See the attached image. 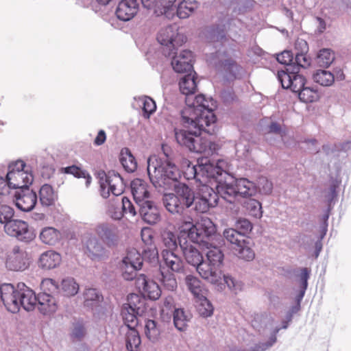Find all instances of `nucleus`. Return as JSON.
Returning a JSON list of instances; mask_svg holds the SVG:
<instances>
[{"label":"nucleus","mask_w":351,"mask_h":351,"mask_svg":"<svg viewBox=\"0 0 351 351\" xmlns=\"http://www.w3.org/2000/svg\"><path fill=\"white\" fill-rule=\"evenodd\" d=\"M258 192L262 195H269L273 190V183L266 177L261 176L257 180L256 186ZM256 190V189H255Z\"/></svg>","instance_id":"obj_57"},{"label":"nucleus","mask_w":351,"mask_h":351,"mask_svg":"<svg viewBox=\"0 0 351 351\" xmlns=\"http://www.w3.org/2000/svg\"><path fill=\"white\" fill-rule=\"evenodd\" d=\"M65 173L72 174L75 177L78 178H84L86 180L85 185L86 187H88L91 183L92 178L90 176V174L86 171L82 170L76 166H71L66 167Z\"/></svg>","instance_id":"obj_54"},{"label":"nucleus","mask_w":351,"mask_h":351,"mask_svg":"<svg viewBox=\"0 0 351 351\" xmlns=\"http://www.w3.org/2000/svg\"><path fill=\"white\" fill-rule=\"evenodd\" d=\"M136 287L144 297H147L150 300H157L161 295V289L159 285L154 281L148 280L144 274L138 276Z\"/></svg>","instance_id":"obj_23"},{"label":"nucleus","mask_w":351,"mask_h":351,"mask_svg":"<svg viewBox=\"0 0 351 351\" xmlns=\"http://www.w3.org/2000/svg\"><path fill=\"white\" fill-rule=\"evenodd\" d=\"M120 161L123 168L128 172H134L137 168V162L128 148L122 149L120 155Z\"/></svg>","instance_id":"obj_42"},{"label":"nucleus","mask_w":351,"mask_h":351,"mask_svg":"<svg viewBox=\"0 0 351 351\" xmlns=\"http://www.w3.org/2000/svg\"><path fill=\"white\" fill-rule=\"evenodd\" d=\"M183 167H186L184 173L186 179H195L201 184H206L208 181L205 159L198 160L196 165H191L189 160H185L183 162Z\"/></svg>","instance_id":"obj_20"},{"label":"nucleus","mask_w":351,"mask_h":351,"mask_svg":"<svg viewBox=\"0 0 351 351\" xmlns=\"http://www.w3.org/2000/svg\"><path fill=\"white\" fill-rule=\"evenodd\" d=\"M309 278V271L307 268H302L301 269V272L300 274V290L299 291V293L295 298V300L298 302H301L302 300L306 290L308 287V280Z\"/></svg>","instance_id":"obj_53"},{"label":"nucleus","mask_w":351,"mask_h":351,"mask_svg":"<svg viewBox=\"0 0 351 351\" xmlns=\"http://www.w3.org/2000/svg\"><path fill=\"white\" fill-rule=\"evenodd\" d=\"M217 204V195L207 184L199 186L197 195H194V209L199 213H206L210 207Z\"/></svg>","instance_id":"obj_12"},{"label":"nucleus","mask_w":351,"mask_h":351,"mask_svg":"<svg viewBox=\"0 0 351 351\" xmlns=\"http://www.w3.org/2000/svg\"><path fill=\"white\" fill-rule=\"evenodd\" d=\"M313 79L315 82L323 86H331L335 81L334 75L330 71L323 69L317 70L313 75Z\"/></svg>","instance_id":"obj_43"},{"label":"nucleus","mask_w":351,"mask_h":351,"mask_svg":"<svg viewBox=\"0 0 351 351\" xmlns=\"http://www.w3.org/2000/svg\"><path fill=\"white\" fill-rule=\"evenodd\" d=\"M298 73L299 71L295 70V68L279 71L277 76L282 87L285 89L289 88L296 93L301 90L304 87L305 79Z\"/></svg>","instance_id":"obj_15"},{"label":"nucleus","mask_w":351,"mask_h":351,"mask_svg":"<svg viewBox=\"0 0 351 351\" xmlns=\"http://www.w3.org/2000/svg\"><path fill=\"white\" fill-rule=\"evenodd\" d=\"M206 160V169H207V173L208 180H217L226 178L223 174L232 175L230 171L232 170L231 165L225 160H218L215 165L210 163L207 159Z\"/></svg>","instance_id":"obj_26"},{"label":"nucleus","mask_w":351,"mask_h":351,"mask_svg":"<svg viewBox=\"0 0 351 351\" xmlns=\"http://www.w3.org/2000/svg\"><path fill=\"white\" fill-rule=\"evenodd\" d=\"M223 236V238L232 245L233 250L239 244L243 243V241L245 239L243 238V235L234 228L224 230Z\"/></svg>","instance_id":"obj_47"},{"label":"nucleus","mask_w":351,"mask_h":351,"mask_svg":"<svg viewBox=\"0 0 351 351\" xmlns=\"http://www.w3.org/2000/svg\"><path fill=\"white\" fill-rule=\"evenodd\" d=\"M189 317L185 315L183 309L177 308L173 312V323L176 328L180 330H184L186 326Z\"/></svg>","instance_id":"obj_52"},{"label":"nucleus","mask_w":351,"mask_h":351,"mask_svg":"<svg viewBox=\"0 0 351 351\" xmlns=\"http://www.w3.org/2000/svg\"><path fill=\"white\" fill-rule=\"evenodd\" d=\"M196 104H190L186 100V106L181 112V121L186 129L175 128L177 143L191 152L212 154L217 145L210 140L200 136L204 132L213 134L215 132L216 117L213 110L216 104L212 100L206 99L203 95L197 97Z\"/></svg>","instance_id":"obj_1"},{"label":"nucleus","mask_w":351,"mask_h":351,"mask_svg":"<svg viewBox=\"0 0 351 351\" xmlns=\"http://www.w3.org/2000/svg\"><path fill=\"white\" fill-rule=\"evenodd\" d=\"M130 186L134 199L137 205L148 200L149 192L144 180L134 179L132 181Z\"/></svg>","instance_id":"obj_30"},{"label":"nucleus","mask_w":351,"mask_h":351,"mask_svg":"<svg viewBox=\"0 0 351 351\" xmlns=\"http://www.w3.org/2000/svg\"><path fill=\"white\" fill-rule=\"evenodd\" d=\"M59 290L66 296H73L77 294L79 291V285L74 278H66L62 280Z\"/></svg>","instance_id":"obj_46"},{"label":"nucleus","mask_w":351,"mask_h":351,"mask_svg":"<svg viewBox=\"0 0 351 351\" xmlns=\"http://www.w3.org/2000/svg\"><path fill=\"white\" fill-rule=\"evenodd\" d=\"M276 60L282 64L287 66L286 69H290L293 66V55L290 51L285 50L277 55Z\"/></svg>","instance_id":"obj_64"},{"label":"nucleus","mask_w":351,"mask_h":351,"mask_svg":"<svg viewBox=\"0 0 351 351\" xmlns=\"http://www.w3.org/2000/svg\"><path fill=\"white\" fill-rule=\"evenodd\" d=\"M14 202L16 207L22 211L32 210L37 202V196L35 192L28 187L22 188L14 193Z\"/></svg>","instance_id":"obj_22"},{"label":"nucleus","mask_w":351,"mask_h":351,"mask_svg":"<svg viewBox=\"0 0 351 351\" xmlns=\"http://www.w3.org/2000/svg\"><path fill=\"white\" fill-rule=\"evenodd\" d=\"M38 308L43 315H51L57 310V304L55 298L49 293H41L38 294L37 301Z\"/></svg>","instance_id":"obj_32"},{"label":"nucleus","mask_w":351,"mask_h":351,"mask_svg":"<svg viewBox=\"0 0 351 351\" xmlns=\"http://www.w3.org/2000/svg\"><path fill=\"white\" fill-rule=\"evenodd\" d=\"M84 254L93 261H102L108 258L110 252L98 238L90 233L84 234L82 239Z\"/></svg>","instance_id":"obj_10"},{"label":"nucleus","mask_w":351,"mask_h":351,"mask_svg":"<svg viewBox=\"0 0 351 351\" xmlns=\"http://www.w3.org/2000/svg\"><path fill=\"white\" fill-rule=\"evenodd\" d=\"M223 175L226 178L215 181L217 199L220 196L229 203H234L239 197H248L256 193L255 185L249 180H236L232 175Z\"/></svg>","instance_id":"obj_3"},{"label":"nucleus","mask_w":351,"mask_h":351,"mask_svg":"<svg viewBox=\"0 0 351 351\" xmlns=\"http://www.w3.org/2000/svg\"><path fill=\"white\" fill-rule=\"evenodd\" d=\"M306 53H295V62H293V66L290 68H295V70L299 71L300 68L308 67L311 64V59Z\"/></svg>","instance_id":"obj_62"},{"label":"nucleus","mask_w":351,"mask_h":351,"mask_svg":"<svg viewBox=\"0 0 351 351\" xmlns=\"http://www.w3.org/2000/svg\"><path fill=\"white\" fill-rule=\"evenodd\" d=\"M207 62L218 69H223L229 71L234 78L241 74L242 68L237 65L232 59L227 58L225 52L218 51L216 53H211L207 56Z\"/></svg>","instance_id":"obj_17"},{"label":"nucleus","mask_w":351,"mask_h":351,"mask_svg":"<svg viewBox=\"0 0 351 351\" xmlns=\"http://www.w3.org/2000/svg\"><path fill=\"white\" fill-rule=\"evenodd\" d=\"M236 227L237 230L243 235V238H245V236L248 234L253 228L252 223L247 219H238L236 223Z\"/></svg>","instance_id":"obj_63"},{"label":"nucleus","mask_w":351,"mask_h":351,"mask_svg":"<svg viewBox=\"0 0 351 351\" xmlns=\"http://www.w3.org/2000/svg\"><path fill=\"white\" fill-rule=\"evenodd\" d=\"M138 3L137 0H121L117 8L116 15L123 21H128L138 12Z\"/></svg>","instance_id":"obj_27"},{"label":"nucleus","mask_w":351,"mask_h":351,"mask_svg":"<svg viewBox=\"0 0 351 351\" xmlns=\"http://www.w3.org/2000/svg\"><path fill=\"white\" fill-rule=\"evenodd\" d=\"M142 266L143 258L136 249L128 250L119 264L122 277L125 280L136 279L137 271L142 268Z\"/></svg>","instance_id":"obj_11"},{"label":"nucleus","mask_w":351,"mask_h":351,"mask_svg":"<svg viewBox=\"0 0 351 351\" xmlns=\"http://www.w3.org/2000/svg\"><path fill=\"white\" fill-rule=\"evenodd\" d=\"M140 102L143 105V117L149 119L150 115L156 110V106L155 101L150 97L144 96L140 98Z\"/></svg>","instance_id":"obj_55"},{"label":"nucleus","mask_w":351,"mask_h":351,"mask_svg":"<svg viewBox=\"0 0 351 351\" xmlns=\"http://www.w3.org/2000/svg\"><path fill=\"white\" fill-rule=\"evenodd\" d=\"M196 307L199 314L204 317H210L213 313L212 304L204 295L197 298Z\"/></svg>","instance_id":"obj_44"},{"label":"nucleus","mask_w":351,"mask_h":351,"mask_svg":"<svg viewBox=\"0 0 351 351\" xmlns=\"http://www.w3.org/2000/svg\"><path fill=\"white\" fill-rule=\"evenodd\" d=\"M139 213L143 220L148 224H156L160 219L158 208L149 199L138 204Z\"/></svg>","instance_id":"obj_28"},{"label":"nucleus","mask_w":351,"mask_h":351,"mask_svg":"<svg viewBox=\"0 0 351 351\" xmlns=\"http://www.w3.org/2000/svg\"><path fill=\"white\" fill-rule=\"evenodd\" d=\"M128 303L123 307L134 311L136 314H143L145 311V300L137 294L131 293L128 296Z\"/></svg>","instance_id":"obj_37"},{"label":"nucleus","mask_w":351,"mask_h":351,"mask_svg":"<svg viewBox=\"0 0 351 351\" xmlns=\"http://www.w3.org/2000/svg\"><path fill=\"white\" fill-rule=\"evenodd\" d=\"M171 66L176 73H184L193 72L192 62L193 54L190 50H182L178 53V50H173L171 56Z\"/></svg>","instance_id":"obj_19"},{"label":"nucleus","mask_w":351,"mask_h":351,"mask_svg":"<svg viewBox=\"0 0 351 351\" xmlns=\"http://www.w3.org/2000/svg\"><path fill=\"white\" fill-rule=\"evenodd\" d=\"M141 237L143 241L145 243V246L143 250L141 257L143 261H147L153 265L159 264L158 261V252L155 244L153 243V237L151 234L149 229H144L141 232Z\"/></svg>","instance_id":"obj_25"},{"label":"nucleus","mask_w":351,"mask_h":351,"mask_svg":"<svg viewBox=\"0 0 351 351\" xmlns=\"http://www.w3.org/2000/svg\"><path fill=\"white\" fill-rule=\"evenodd\" d=\"M39 195L41 204L45 206L52 205L57 199V195L54 192L52 186L47 184L41 186Z\"/></svg>","instance_id":"obj_38"},{"label":"nucleus","mask_w":351,"mask_h":351,"mask_svg":"<svg viewBox=\"0 0 351 351\" xmlns=\"http://www.w3.org/2000/svg\"><path fill=\"white\" fill-rule=\"evenodd\" d=\"M162 243L164 246V249L162 251L167 252H176L179 242L181 241L178 237L171 231L167 230L164 231L162 234Z\"/></svg>","instance_id":"obj_39"},{"label":"nucleus","mask_w":351,"mask_h":351,"mask_svg":"<svg viewBox=\"0 0 351 351\" xmlns=\"http://www.w3.org/2000/svg\"><path fill=\"white\" fill-rule=\"evenodd\" d=\"M39 237L43 243L49 245H55L60 241L62 234L55 228L45 227L42 229Z\"/></svg>","instance_id":"obj_36"},{"label":"nucleus","mask_w":351,"mask_h":351,"mask_svg":"<svg viewBox=\"0 0 351 351\" xmlns=\"http://www.w3.org/2000/svg\"><path fill=\"white\" fill-rule=\"evenodd\" d=\"M233 250L239 258L247 261H252L255 257L254 252L251 248L250 241L246 239L243 241V243L239 244Z\"/></svg>","instance_id":"obj_41"},{"label":"nucleus","mask_w":351,"mask_h":351,"mask_svg":"<svg viewBox=\"0 0 351 351\" xmlns=\"http://www.w3.org/2000/svg\"><path fill=\"white\" fill-rule=\"evenodd\" d=\"M221 268L204 260L200 265L197 267L196 271L204 280L209 283L218 284L223 278L226 284L231 291L235 293L241 291L243 289V283L230 276L223 274Z\"/></svg>","instance_id":"obj_6"},{"label":"nucleus","mask_w":351,"mask_h":351,"mask_svg":"<svg viewBox=\"0 0 351 351\" xmlns=\"http://www.w3.org/2000/svg\"><path fill=\"white\" fill-rule=\"evenodd\" d=\"M121 314L125 324L130 330L134 329L138 324L137 316L142 315L143 314H136V311H129V309L123 307Z\"/></svg>","instance_id":"obj_50"},{"label":"nucleus","mask_w":351,"mask_h":351,"mask_svg":"<svg viewBox=\"0 0 351 351\" xmlns=\"http://www.w3.org/2000/svg\"><path fill=\"white\" fill-rule=\"evenodd\" d=\"M178 229L181 237L202 245L210 244L213 237H216V227L208 217H202L196 224H193L190 217L183 219Z\"/></svg>","instance_id":"obj_4"},{"label":"nucleus","mask_w":351,"mask_h":351,"mask_svg":"<svg viewBox=\"0 0 351 351\" xmlns=\"http://www.w3.org/2000/svg\"><path fill=\"white\" fill-rule=\"evenodd\" d=\"M5 266L11 271H24L29 266V258L27 252L19 246H14L8 253Z\"/></svg>","instance_id":"obj_18"},{"label":"nucleus","mask_w":351,"mask_h":351,"mask_svg":"<svg viewBox=\"0 0 351 351\" xmlns=\"http://www.w3.org/2000/svg\"><path fill=\"white\" fill-rule=\"evenodd\" d=\"M254 1L253 0H232L231 6H233V11L243 13L250 9Z\"/></svg>","instance_id":"obj_59"},{"label":"nucleus","mask_w":351,"mask_h":351,"mask_svg":"<svg viewBox=\"0 0 351 351\" xmlns=\"http://www.w3.org/2000/svg\"><path fill=\"white\" fill-rule=\"evenodd\" d=\"M99 180L100 184L101 195L104 198L109 197L110 193L114 196L121 195L125 189V185L120 175L114 171L99 172Z\"/></svg>","instance_id":"obj_9"},{"label":"nucleus","mask_w":351,"mask_h":351,"mask_svg":"<svg viewBox=\"0 0 351 351\" xmlns=\"http://www.w3.org/2000/svg\"><path fill=\"white\" fill-rule=\"evenodd\" d=\"M162 203L167 210L172 214H182L184 210L174 193H165L162 196Z\"/></svg>","instance_id":"obj_35"},{"label":"nucleus","mask_w":351,"mask_h":351,"mask_svg":"<svg viewBox=\"0 0 351 351\" xmlns=\"http://www.w3.org/2000/svg\"><path fill=\"white\" fill-rule=\"evenodd\" d=\"M7 234L15 237L23 242H30L36 237L32 228H29L27 222L20 219H12L4 226Z\"/></svg>","instance_id":"obj_14"},{"label":"nucleus","mask_w":351,"mask_h":351,"mask_svg":"<svg viewBox=\"0 0 351 351\" xmlns=\"http://www.w3.org/2000/svg\"><path fill=\"white\" fill-rule=\"evenodd\" d=\"M202 246L206 250V259H204V261L214 265L222 267L224 256L221 250L216 245H214L212 243Z\"/></svg>","instance_id":"obj_34"},{"label":"nucleus","mask_w":351,"mask_h":351,"mask_svg":"<svg viewBox=\"0 0 351 351\" xmlns=\"http://www.w3.org/2000/svg\"><path fill=\"white\" fill-rule=\"evenodd\" d=\"M180 245L186 261L191 265L195 267L197 269V267L204 260L202 254L192 245L188 244L186 241L184 244H182L180 241Z\"/></svg>","instance_id":"obj_31"},{"label":"nucleus","mask_w":351,"mask_h":351,"mask_svg":"<svg viewBox=\"0 0 351 351\" xmlns=\"http://www.w3.org/2000/svg\"><path fill=\"white\" fill-rule=\"evenodd\" d=\"M43 293H49L53 295L59 291V286L55 280L51 278L44 279L40 284Z\"/></svg>","instance_id":"obj_61"},{"label":"nucleus","mask_w":351,"mask_h":351,"mask_svg":"<svg viewBox=\"0 0 351 351\" xmlns=\"http://www.w3.org/2000/svg\"><path fill=\"white\" fill-rule=\"evenodd\" d=\"M175 1L176 0H141L145 8L153 9L157 15H164L168 19H173L175 15Z\"/></svg>","instance_id":"obj_21"},{"label":"nucleus","mask_w":351,"mask_h":351,"mask_svg":"<svg viewBox=\"0 0 351 351\" xmlns=\"http://www.w3.org/2000/svg\"><path fill=\"white\" fill-rule=\"evenodd\" d=\"M19 288L21 291L19 300V309L21 307L26 311L34 309L38 300V295L36 296L33 290L27 287L24 283H19Z\"/></svg>","instance_id":"obj_29"},{"label":"nucleus","mask_w":351,"mask_h":351,"mask_svg":"<svg viewBox=\"0 0 351 351\" xmlns=\"http://www.w3.org/2000/svg\"><path fill=\"white\" fill-rule=\"evenodd\" d=\"M61 256L53 250H48L41 254L38 264L45 269H51L58 267L61 263Z\"/></svg>","instance_id":"obj_33"},{"label":"nucleus","mask_w":351,"mask_h":351,"mask_svg":"<svg viewBox=\"0 0 351 351\" xmlns=\"http://www.w3.org/2000/svg\"><path fill=\"white\" fill-rule=\"evenodd\" d=\"M94 232L104 245L109 248L117 247L120 241V232L117 226L112 223L101 222L94 228Z\"/></svg>","instance_id":"obj_13"},{"label":"nucleus","mask_w":351,"mask_h":351,"mask_svg":"<svg viewBox=\"0 0 351 351\" xmlns=\"http://www.w3.org/2000/svg\"><path fill=\"white\" fill-rule=\"evenodd\" d=\"M147 173L149 180L156 189L174 188L175 195L183 208H190L194 202V192L186 184L178 183L180 178L178 167L167 158H158L156 156L147 159Z\"/></svg>","instance_id":"obj_2"},{"label":"nucleus","mask_w":351,"mask_h":351,"mask_svg":"<svg viewBox=\"0 0 351 351\" xmlns=\"http://www.w3.org/2000/svg\"><path fill=\"white\" fill-rule=\"evenodd\" d=\"M335 59V52L330 49L319 50L317 56V63L319 66L328 67Z\"/></svg>","instance_id":"obj_45"},{"label":"nucleus","mask_w":351,"mask_h":351,"mask_svg":"<svg viewBox=\"0 0 351 351\" xmlns=\"http://www.w3.org/2000/svg\"><path fill=\"white\" fill-rule=\"evenodd\" d=\"M197 7L198 3L196 1L183 0L178 4L176 9L177 16L180 19H186Z\"/></svg>","instance_id":"obj_40"},{"label":"nucleus","mask_w":351,"mask_h":351,"mask_svg":"<svg viewBox=\"0 0 351 351\" xmlns=\"http://www.w3.org/2000/svg\"><path fill=\"white\" fill-rule=\"evenodd\" d=\"M162 261L159 263L154 277L165 289L173 291L176 289L178 285L172 272H183L184 263L176 252L162 251Z\"/></svg>","instance_id":"obj_5"},{"label":"nucleus","mask_w":351,"mask_h":351,"mask_svg":"<svg viewBox=\"0 0 351 351\" xmlns=\"http://www.w3.org/2000/svg\"><path fill=\"white\" fill-rule=\"evenodd\" d=\"M145 332L149 340L152 341L156 340L160 335V329L156 322L154 320L148 319L145 324Z\"/></svg>","instance_id":"obj_56"},{"label":"nucleus","mask_w":351,"mask_h":351,"mask_svg":"<svg viewBox=\"0 0 351 351\" xmlns=\"http://www.w3.org/2000/svg\"><path fill=\"white\" fill-rule=\"evenodd\" d=\"M298 94L300 99L304 103L313 102L317 97L316 91L309 87L304 86Z\"/></svg>","instance_id":"obj_60"},{"label":"nucleus","mask_w":351,"mask_h":351,"mask_svg":"<svg viewBox=\"0 0 351 351\" xmlns=\"http://www.w3.org/2000/svg\"><path fill=\"white\" fill-rule=\"evenodd\" d=\"M244 208L248 214L256 218L263 215L261 204L256 199H248L244 202Z\"/></svg>","instance_id":"obj_49"},{"label":"nucleus","mask_w":351,"mask_h":351,"mask_svg":"<svg viewBox=\"0 0 351 351\" xmlns=\"http://www.w3.org/2000/svg\"><path fill=\"white\" fill-rule=\"evenodd\" d=\"M21 293L19 284L16 287L10 283H4L0 286V300L8 311L12 313L19 311V300Z\"/></svg>","instance_id":"obj_16"},{"label":"nucleus","mask_w":351,"mask_h":351,"mask_svg":"<svg viewBox=\"0 0 351 351\" xmlns=\"http://www.w3.org/2000/svg\"><path fill=\"white\" fill-rule=\"evenodd\" d=\"M157 40L164 46L165 56H171L173 50H178L186 40V36L180 33L176 25H170L162 27L158 32Z\"/></svg>","instance_id":"obj_7"},{"label":"nucleus","mask_w":351,"mask_h":351,"mask_svg":"<svg viewBox=\"0 0 351 351\" xmlns=\"http://www.w3.org/2000/svg\"><path fill=\"white\" fill-rule=\"evenodd\" d=\"M141 344L138 332L135 329L130 330L126 335V348L129 351H136Z\"/></svg>","instance_id":"obj_51"},{"label":"nucleus","mask_w":351,"mask_h":351,"mask_svg":"<svg viewBox=\"0 0 351 351\" xmlns=\"http://www.w3.org/2000/svg\"><path fill=\"white\" fill-rule=\"evenodd\" d=\"M195 73L190 72L187 73L186 75H184L179 82V87L181 93L183 95H185L186 96L185 99V102L186 103V100L189 99L190 104L191 106H193V103H195V105H197L196 104V98L198 96H200L201 95H198L195 96L194 99L191 98V96L195 93L196 89H197V82L195 78ZM206 99L205 96L202 95ZM207 100H212L215 104V102L212 99H207Z\"/></svg>","instance_id":"obj_24"},{"label":"nucleus","mask_w":351,"mask_h":351,"mask_svg":"<svg viewBox=\"0 0 351 351\" xmlns=\"http://www.w3.org/2000/svg\"><path fill=\"white\" fill-rule=\"evenodd\" d=\"M84 304L87 306H92L93 303H96L100 300L101 295L95 289H86L84 293Z\"/></svg>","instance_id":"obj_58"},{"label":"nucleus","mask_w":351,"mask_h":351,"mask_svg":"<svg viewBox=\"0 0 351 351\" xmlns=\"http://www.w3.org/2000/svg\"><path fill=\"white\" fill-rule=\"evenodd\" d=\"M185 281L188 289L196 298L204 295L202 282L197 277L188 275L186 276Z\"/></svg>","instance_id":"obj_48"},{"label":"nucleus","mask_w":351,"mask_h":351,"mask_svg":"<svg viewBox=\"0 0 351 351\" xmlns=\"http://www.w3.org/2000/svg\"><path fill=\"white\" fill-rule=\"evenodd\" d=\"M8 186L14 189L28 187L33 182V176L23 160L10 164L6 176Z\"/></svg>","instance_id":"obj_8"}]
</instances>
